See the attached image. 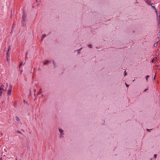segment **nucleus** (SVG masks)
<instances>
[{
    "label": "nucleus",
    "instance_id": "c85d7f7f",
    "mask_svg": "<svg viewBox=\"0 0 160 160\" xmlns=\"http://www.w3.org/2000/svg\"><path fill=\"white\" fill-rule=\"evenodd\" d=\"M35 91H36V89H35L34 90V91L35 92Z\"/></svg>",
    "mask_w": 160,
    "mask_h": 160
},
{
    "label": "nucleus",
    "instance_id": "f03ea898",
    "mask_svg": "<svg viewBox=\"0 0 160 160\" xmlns=\"http://www.w3.org/2000/svg\"><path fill=\"white\" fill-rule=\"evenodd\" d=\"M11 50V48L10 47V46H9V47H8V51L7 53V58H8V57H9V55H8V52L9 51V50Z\"/></svg>",
    "mask_w": 160,
    "mask_h": 160
},
{
    "label": "nucleus",
    "instance_id": "f257e3e1",
    "mask_svg": "<svg viewBox=\"0 0 160 160\" xmlns=\"http://www.w3.org/2000/svg\"><path fill=\"white\" fill-rule=\"evenodd\" d=\"M2 87H4V85H1L0 87V96H1L2 91L5 90V89L2 88Z\"/></svg>",
    "mask_w": 160,
    "mask_h": 160
},
{
    "label": "nucleus",
    "instance_id": "7c9ffc66",
    "mask_svg": "<svg viewBox=\"0 0 160 160\" xmlns=\"http://www.w3.org/2000/svg\"><path fill=\"white\" fill-rule=\"evenodd\" d=\"M0 160H2V158H1Z\"/></svg>",
    "mask_w": 160,
    "mask_h": 160
},
{
    "label": "nucleus",
    "instance_id": "9b49d317",
    "mask_svg": "<svg viewBox=\"0 0 160 160\" xmlns=\"http://www.w3.org/2000/svg\"><path fill=\"white\" fill-rule=\"evenodd\" d=\"M15 119L16 121H19V118L18 116H16L15 117Z\"/></svg>",
    "mask_w": 160,
    "mask_h": 160
},
{
    "label": "nucleus",
    "instance_id": "7ed1b4c3",
    "mask_svg": "<svg viewBox=\"0 0 160 160\" xmlns=\"http://www.w3.org/2000/svg\"><path fill=\"white\" fill-rule=\"evenodd\" d=\"M12 90L10 88H8V95H11V93Z\"/></svg>",
    "mask_w": 160,
    "mask_h": 160
},
{
    "label": "nucleus",
    "instance_id": "5701e85b",
    "mask_svg": "<svg viewBox=\"0 0 160 160\" xmlns=\"http://www.w3.org/2000/svg\"><path fill=\"white\" fill-rule=\"evenodd\" d=\"M148 89V88H147L146 89L144 90V92H145V91H146Z\"/></svg>",
    "mask_w": 160,
    "mask_h": 160
},
{
    "label": "nucleus",
    "instance_id": "412c9836",
    "mask_svg": "<svg viewBox=\"0 0 160 160\" xmlns=\"http://www.w3.org/2000/svg\"><path fill=\"white\" fill-rule=\"evenodd\" d=\"M22 62H21L20 63V64H19V68L22 66Z\"/></svg>",
    "mask_w": 160,
    "mask_h": 160
},
{
    "label": "nucleus",
    "instance_id": "f3484780",
    "mask_svg": "<svg viewBox=\"0 0 160 160\" xmlns=\"http://www.w3.org/2000/svg\"><path fill=\"white\" fill-rule=\"evenodd\" d=\"M17 132L18 133H20V134H22V133L20 131H19V130H18L17 131Z\"/></svg>",
    "mask_w": 160,
    "mask_h": 160
},
{
    "label": "nucleus",
    "instance_id": "473e14b6",
    "mask_svg": "<svg viewBox=\"0 0 160 160\" xmlns=\"http://www.w3.org/2000/svg\"><path fill=\"white\" fill-rule=\"evenodd\" d=\"M37 1V0H36V1Z\"/></svg>",
    "mask_w": 160,
    "mask_h": 160
},
{
    "label": "nucleus",
    "instance_id": "2f4dec72",
    "mask_svg": "<svg viewBox=\"0 0 160 160\" xmlns=\"http://www.w3.org/2000/svg\"><path fill=\"white\" fill-rule=\"evenodd\" d=\"M16 160H17V158H16Z\"/></svg>",
    "mask_w": 160,
    "mask_h": 160
},
{
    "label": "nucleus",
    "instance_id": "9d476101",
    "mask_svg": "<svg viewBox=\"0 0 160 160\" xmlns=\"http://www.w3.org/2000/svg\"><path fill=\"white\" fill-rule=\"evenodd\" d=\"M155 59L154 58L151 61V62L152 63H153L154 62L155 60L157 61V57H155Z\"/></svg>",
    "mask_w": 160,
    "mask_h": 160
},
{
    "label": "nucleus",
    "instance_id": "39448f33",
    "mask_svg": "<svg viewBox=\"0 0 160 160\" xmlns=\"http://www.w3.org/2000/svg\"><path fill=\"white\" fill-rule=\"evenodd\" d=\"M46 36V35L45 34H43L42 35V38L41 39V41H42L44 38Z\"/></svg>",
    "mask_w": 160,
    "mask_h": 160
},
{
    "label": "nucleus",
    "instance_id": "393cba45",
    "mask_svg": "<svg viewBox=\"0 0 160 160\" xmlns=\"http://www.w3.org/2000/svg\"><path fill=\"white\" fill-rule=\"evenodd\" d=\"M156 74H155V76H154V79H155V77H156Z\"/></svg>",
    "mask_w": 160,
    "mask_h": 160
},
{
    "label": "nucleus",
    "instance_id": "a878e982",
    "mask_svg": "<svg viewBox=\"0 0 160 160\" xmlns=\"http://www.w3.org/2000/svg\"><path fill=\"white\" fill-rule=\"evenodd\" d=\"M82 49V48H81L80 49H79V50H78V51H80L81 49Z\"/></svg>",
    "mask_w": 160,
    "mask_h": 160
},
{
    "label": "nucleus",
    "instance_id": "aec40b11",
    "mask_svg": "<svg viewBox=\"0 0 160 160\" xmlns=\"http://www.w3.org/2000/svg\"><path fill=\"white\" fill-rule=\"evenodd\" d=\"M127 75V73L126 72V71H124V76H125Z\"/></svg>",
    "mask_w": 160,
    "mask_h": 160
},
{
    "label": "nucleus",
    "instance_id": "4468645a",
    "mask_svg": "<svg viewBox=\"0 0 160 160\" xmlns=\"http://www.w3.org/2000/svg\"><path fill=\"white\" fill-rule=\"evenodd\" d=\"M149 75H147V76H146V81L148 82V78H149Z\"/></svg>",
    "mask_w": 160,
    "mask_h": 160
},
{
    "label": "nucleus",
    "instance_id": "f8f14e48",
    "mask_svg": "<svg viewBox=\"0 0 160 160\" xmlns=\"http://www.w3.org/2000/svg\"><path fill=\"white\" fill-rule=\"evenodd\" d=\"M151 5V6L152 7V8H153L156 11V12H158L156 11V8L154 6H152V5Z\"/></svg>",
    "mask_w": 160,
    "mask_h": 160
},
{
    "label": "nucleus",
    "instance_id": "20e7f679",
    "mask_svg": "<svg viewBox=\"0 0 160 160\" xmlns=\"http://www.w3.org/2000/svg\"><path fill=\"white\" fill-rule=\"evenodd\" d=\"M146 2L147 3V4L149 5H151L152 4L151 3V2L150 1H149L148 0H145Z\"/></svg>",
    "mask_w": 160,
    "mask_h": 160
},
{
    "label": "nucleus",
    "instance_id": "c756f323",
    "mask_svg": "<svg viewBox=\"0 0 160 160\" xmlns=\"http://www.w3.org/2000/svg\"><path fill=\"white\" fill-rule=\"evenodd\" d=\"M54 61H53V64L54 63Z\"/></svg>",
    "mask_w": 160,
    "mask_h": 160
},
{
    "label": "nucleus",
    "instance_id": "1a4fd4ad",
    "mask_svg": "<svg viewBox=\"0 0 160 160\" xmlns=\"http://www.w3.org/2000/svg\"><path fill=\"white\" fill-rule=\"evenodd\" d=\"M50 61H48V60H46V61L44 62L43 63V64L44 65H46L47 64H48L49 62Z\"/></svg>",
    "mask_w": 160,
    "mask_h": 160
},
{
    "label": "nucleus",
    "instance_id": "4be33fe9",
    "mask_svg": "<svg viewBox=\"0 0 160 160\" xmlns=\"http://www.w3.org/2000/svg\"><path fill=\"white\" fill-rule=\"evenodd\" d=\"M125 85L126 87H128L129 86V85L127 84L126 83H125Z\"/></svg>",
    "mask_w": 160,
    "mask_h": 160
},
{
    "label": "nucleus",
    "instance_id": "423d86ee",
    "mask_svg": "<svg viewBox=\"0 0 160 160\" xmlns=\"http://www.w3.org/2000/svg\"><path fill=\"white\" fill-rule=\"evenodd\" d=\"M59 130L61 133V135H63L64 134V133H63V131L62 129H59Z\"/></svg>",
    "mask_w": 160,
    "mask_h": 160
},
{
    "label": "nucleus",
    "instance_id": "b1692460",
    "mask_svg": "<svg viewBox=\"0 0 160 160\" xmlns=\"http://www.w3.org/2000/svg\"><path fill=\"white\" fill-rule=\"evenodd\" d=\"M150 130V129H147V131H149Z\"/></svg>",
    "mask_w": 160,
    "mask_h": 160
},
{
    "label": "nucleus",
    "instance_id": "dca6fc26",
    "mask_svg": "<svg viewBox=\"0 0 160 160\" xmlns=\"http://www.w3.org/2000/svg\"><path fill=\"white\" fill-rule=\"evenodd\" d=\"M157 155L156 154H154V159H156L157 158Z\"/></svg>",
    "mask_w": 160,
    "mask_h": 160
},
{
    "label": "nucleus",
    "instance_id": "a211bd4d",
    "mask_svg": "<svg viewBox=\"0 0 160 160\" xmlns=\"http://www.w3.org/2000/svg\"><path fill=\"white\" fill-rule=\"evenodd\" d=\"M42 91L41 89H40V90H39V91L38 92V94H40V93H41V92H42V91Z\"/></svg>",
    "mask_w": 160,
    "mask_h": 160
},
{
    "label": "nucleus",
    "instance_id": "cd10ccee",
    "mask_svg": "<svg viewBox=\"0 0 160 160\" xmlns=\"http://www.w3.org/2000/svg\"><path fill=\"white\" fill-rule=\"evenodd\" d=\"M22 71H21V73H22Z\"/></svg>",
    "mask_w": 160,
    "mask_h": 160
},
{
    "label": "nucleus",
    "instance_id": "0eeeda50",
    "mask_svg": "<svg viewBox=\"0 0 160 160\" xmlns=\"http://www.w3.org/2000/svg\"><path fill=\"white\" fill-rule=\"evenodd\" d=\"M25 22V19H22V26H24L23 24Z\"/></svg>",
    "mask_w": 160,
    "mask_h": 160
},
{
    "label": "nucleus",
    "instance_id": "ddd939ff",
    "mask_svg": "<svg viewBox=\"0 0 160 160\" xmlns=\"http://www.w3.org/2000/svg\"><path fill=\"white\" fill-rule=\"evenodd\" d=\"M88 46L89 48H92V45L91 44L88 45Z\"/></svg>",
    "mask_w": 160,
    "mask_h": 160
},
{
    "label": "nucleus",
    "instance_id": "2eb2a0df",
    "mask_svg": "<svg viewBox=\"0 0 160 160\" xmlns=\"http://www.w3.org/2000/svg\"><path fill=\"white\" fill-rule=\"evenodd\" d=\"M16 104H17V102H16V101H15L14 102V103H13V106H14L15 107H16Z\"/></svg>",
    "mask_w": 160,
    "mask_h": 160
},
{
    "label": "nucleus",
    "instance_id": "bb28decb",
    "mask_svg": "<svg viewBox=\"0 0 160 160\" xmlns=\"http://www.w3.org/2000/svg\"><path fill=\"white\" fill-rule=\"evenodd\" d=\"M2 135H3L2 133H1V135L2 136Z\"/></svg>",
    "mask_w": 160,
    "mask_h": 160
},
{
    "label": "nucleus",
    "instance_id": "6e6552de",
    "mask_svg": "<svg viewBox=\"0 0 160 160\" xmlns=\"http://www.w3.org/2000/svg\"><path fill=\"white\" fill-rule=\"evenodd\" d=\"M26 17H27L26 14H25V13H24L22 15V19H25L26 18Z\"/></svg>",
    "mask_w": 160,
    "mask_h": 160
},
{
    "label": "nucleus",
    "instance_id": "6ab92c4d",
    "mask_svg": "<svg viewBox=\"0 0 160 160\" xmlns=\"http://www.w3.org/2000/svg\"><path fill=\"white\" fill-rule=\"evenodd\" d=\"M12 85H10L9 86V88H10L12 90Z\"/></svg>",
    "mask_w": 160,
    "mask_h": 160
}]
</instances>
